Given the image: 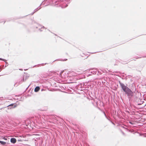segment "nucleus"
Returning a JSON list of instances; mask_svg holds the SVG:
<instances>
[{"label": "nucleus", "instance_id": "f257e3e1", "mask_svg": "<svg viewBox=\"0 0 146 146\" xmlns=\"http://www.w3.org/2000/svg\"><path fill=\"white\" fill-rule=\"evenodd\" d=\"M119 84L123 91L127 94L129 97L130 98L133 96V93L130 89L125 85L124 84L120 82H119Z\"/></svg>", "mask_w": 146, "mask_h": 146}, {"label": "nucleus", "instance_id": "f03ea898", "mask_svg": "<svg viewBox=\"0 0 146 146\" xmlns=\"http://www.w3.org/2000/svg\"><path fill=\"white\" fill-rule=\"evenodd\" d=\"M17 140L15 138H12L11 139V142L13 143H14L16 142Z\"/></svg>", "mask_w": 146, "mask_h": 146}, {"label": "nucleus", "instance_id": "7ed1b4c3", "mask_svg": "<svg viewBox=\"0 0 146 146\" xmlns=\"http://www.w3.org/2000/svg\"><path fill=\"white\" fill-rule=\"evenodd\" d=\"M40 89V88L39 87H36L35 89V92H37Z\"/></svg>", "mask_w": 146, "mask_h": 146}, {"label": "nucleus", "instance_id": "20e7f679", "mask_svg": "<svg viewBox=\"0 0 146 146\" xmlns=\"http://www.w3.org/2000/svg\"><path fill=\"white\" fill-rule=\"evenodd\" d=\"M0 143H1V144L3 145H4L6 144V143L5 142L2 141H0Z\"/></svg>", "mask_w": 146, "mask_h": 146}, {"label": "nucleus", "instance_id": "39448f33", "mask_svg": "<svg viewBox=\"0 0 146 146\" xmlns=\"http://www.w3.org/2000/svg\"><path fill=\"white\" fill-rule=\"evenodd\" d=\"M3 139H4V140H7V139L5 137H3Z\"/></svg>", "mask_w": 146, "mask_h": 146}, {"label": "nucleus", "instance_id": "423d86ee", "mask_svg": "<svg viewBox=\"0 0 146 146\" xmlns=\"http://www.w3.org/2000/svg\"><path fill=\"white\" fill-rule=\"evenodd\" d=\"M130 123L131 124H133V123L132 122H130Z\"/></svg>", "mask_w": 146, "mask_h": 146}, {"label": "nucleus", "instance_id": "0eeeda50", "mask_svg": "<svg viewBox=\"0 0 146 146\" xmlns=\"http://www.w3.org/2000/svg\"><path fill=\"white\" fill-rule=\"evenodd\" d=\"M49 122H50V123H51V122H50V121H49Z\"/></svg>", "mask_w": 146, "mask_h": 146}]
</instances>
